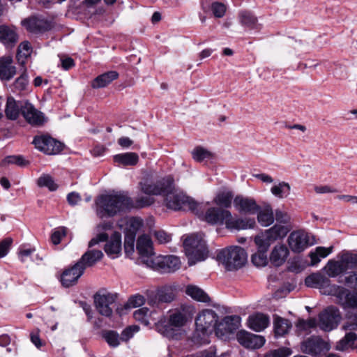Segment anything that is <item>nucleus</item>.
Listing matches in <instances>:
<instances>
[{
    "instance_id": "a211bd4d",
    "label": "nucleus",
    "mask_w": 357,
    "mask_h": 357,
    "mask_svg": "<svg viewBox=\"0 0 357 357\" xmlns=\"http://www.w3.org/2000/svg\"><path fill=\"white\" fill-rule=\"evenodd\" d=\"M235 208L241 214L255 215L261 209L253 198L237 195L234 199Z\"/></svg>"
},
{
    "instance_id": "c9c22d12",
    "label": "nucleus",
    "mask_w": 357,
    "mask_h": 357,
    "mask_svg": "<svg viewBox=\"0 0 357 357\" xmlns=\"http://www.w3.org/2000/svg\"><path fill=\"white\" fill-rule=\"evenodd\" d=\"M24 102H17L13 97H8L6 101L5 113L10 120H16L21 114V105Z\"/></svg>"
},
{
    "instance_id": "cd10ccee",
    "label": "nucleus",
    "mask_w": 357,
    "mask_h": 357,
    "mask_svg": "<svg viewBox=\"0 0 357 357\" xmlns=\"http://www.w3.org/2000/svg\"><path fill=\"white\" fill-rule=\"evenodd\" d=\"M238 17L241 24L248 29L259 31L261 28V25L258 23L257 17L250 11H241Z\"/></svg>"
},
{
    "instance_id": "39448f33",
    "label": "nucleus",
    "mask_w": 357,
    "mask_h": 357,
    "mask_svg": "<svg viewBox=\"0 0 357 357\" xmlns=\"http://www.w3.org/2000/svg\"><path fill=\"white\" fill-rule=\"evenodd\" d=\"M187 321L186 316L181 312H175L169 316L166 324L161 326L160 331L166 337L179 340L182 336L181 328Z\"/></svg>"
},
{
    "instance_id": "13d9d810",
    "label": "nucleus",
    "mask_w": 357,
    "mask_h": 357,
    "mask_svg": "<svg viewBox=\"0 0 357 357\" xmlns=\"http://www.w3.org/2000/svg\"><path fill=\"white\" fill-rule=\"evenodd\" d=\"M292 353L291 349L280 347L267 353L264 357H289Z\"/></svg>"
},
{
    "instance_id": "9d476101",
    "label": "nucleus",
    "mask_w": 357,
    "mask_h": 357,
    "mask_svg": "<svg viewBox=\"0 0 357 357\" xmlns=\"http://www.w3.org/2000/svg\"><path fill=\"white\" fill-rule=\"evenodd\" d=\"M117 296V294L107 293L101 294L96 293L93 298L98 312L102 316L110 317L113 312L111 305L115 303Z\"/></svg>"
},
{
    "instance_id": "a18cd8bd",
    "label": "nucleus",
    "mask_w": 357,
    "mask_h": 357,
    "mask_svg": "<svg viewBox=\"0 0 357 357\" xmlns=\"http://www.w3.org/2000/svg\"><path fill=\"white\" fill-rule=\"evenodd\" d=\"M158 301L160 303H171L174 301L175 295L172 289L169 287H163L157 291Z\"/></svg>"
},
{
    "instance_id": "f3484780",
    "label": "nucleus",
    "mask_w": 357,
    "mask_h": 357,
    "mask_svg": "<svg viewBox=\"0 0 357 357\" xmlns=\"http://www.w3.org/2000/svg\"><path fill=\"white\" fill-rule=\"evenodd\" d=\"M231 218V212L219 207L208 208L203 216V220L211 225H222Z\"/></svg>"
},
{
    "instance_id": "b1692460",
    "label": "nucleus",
    "mask_w": 357,
    "mask_h": 357,
    "mask_svg": "<svg viewBox=\"0 0 357 357\" xmlns=\"http://www.w3.org/2000/svg\"><path fill=\"white\" fill-rule=\"evenodd\" d=\"M13 58L10 56L0 57V80L8 82L16 75V67L13 66Z\"/></svg>"
},
{
    "instance_id": "9b49d317",
    "label": "nucleus",
    "mask_w": 357,
    "mask_h": 357,
    "mask_svg": "<svg viewBox=\"0 0 357 357\" xmlns=\"http://www.w3.org/2000/svg\"><path fill=\"white\" fill-rule=\"evenodd\" d=\"M136 249L142 261L147 266H153L155 260L153 259V243L148 235H142L137 240Z\"/></svg>"
},
{
    "instance_id": "dca6fc26",
    "label": "nucleus",
    "mask_w": 357,
    "mask_h": 357,
    "mask_svg": "<svg viewBox=\"0 0 357 357\" xmlns=\"http://www.w3.org/2000/svg\"><path fill=\"white\" fill-rule=\"evenodd\" d=\"M84 268L76 262L73 266L66 268L61 275L60 282L63 287L68 288L77 284L84 274Z\"/></svg>"
},
{
    "instance_id": "a19ab883",
    "label": "nucleus",
    "mask_w": 357,
    "mask_h": 357,
    "mask_svg": "<svg viewBox=\"0 0 357 357\" xmlns=\"http://www.w3.org/2000/svg\"><path fill=\"white\" fill-rule=\"evenodd\" d=\"M257 213V220L263 227H268L274 222V214L271 206L266 207L264 210L260 209Z\"/></svg>"
},
{
    "instance_id": "20e7f679",
    "label": "nucleus",
    "mask_w": 357,
    "mask_h": 357,
    "mask_svg": "<svg viewBox=\"0 0 357 357\" xmlns=\"http://www.w3.org/2000/svg\"><path fill=\"white\" fill-rule=\"evenodd\" d=\"M357 268V254L346 253L340 261L329 260L324 268L329 278H335L346 273L349 269Z\"/></svg>"
},
{
    "instance_id": "09e8293b",
    "label": "nucleus",
    "mask_w": 357,
    "mask_h": 357,
    "mask_svg": "<svg viewBox=\"0 0 357 357\" xmlns=\"http://www.w3.org/2000/svg\"><path fill=\"white\" fill-rule=\"evenodd\" d=\"M37 185L40 188L46 187L50 191H55L58 188V185L50 174H43L40 176L37 180Z\"/></svg>"
},
{
    "instance_id": "f257e3e1",
    "label": "nucleus",
    "mask_w": 357,
    "mask_h": 357,
    "mask_svg": "<svg viewBox=\"0 0 357 357\" xmlns=\"http://www.w3.org/2000/svg\"><path fill=\"white\" fill-rule=\"evenodd\" d=\"M97 214L100 218H112L121 212H126L133 206L132 199L124 192L105 194L96 200Z\"/></svg>"
},
{
    "instance_id": "bf43d9fd",
    "label": "nucleus",
    "mask_w": 357,
    "mask_h": 357,
    "mask_svg": "<svg viewBox=\"0 0 357 357\" xmlns=\"http://www.w3.org/2000/svg\"><path fill=\"white\" fill-rule=\"evenodd\" d=\"M316 326L317 321L314 318H310L307 320L300 319L296 324V327L301 331H307L315 328Z\"/></svg>"
},
{
    "instance_id": "6e6d98bb",
    "label": "nucleus",
    "mask_w": 357,
    "mask_h": 357,
    "mask_svg": "<svg viewBox=\"0 0 357 357\" xmlns=\"http://www.w3.org/2000/svg\"><path fill=\"white\" fill-rule=\"evenodd\" d=\"M338 282H344L348 287L357 289V271L348 273V275L344 277V280L339 278Z\"/></svg>"
},
{
    "instance_id": "393cba45",
    "label": "nucleus",
    "mask_w": 357,
    "mask_h": 357,
    "mask_svg": "<svg viewBox=\"0 0 357 357\" xmlns=\"http://www.w3.org/2000/svg\"><path fill=\"white\" fill-rule=\"evenodd\" d=\"M305 284L308 287L324 289L328 290L331 284L330 279L319 272L314 273L305 279Z\"/></svg>"
},
{
    "instance_id": "f704fd0d",
    "label": "nucleus",
    "mask_w": 357,
    "mask_h": 357,
    "mask_svg": "<svg viewBox=\"0 0 357 357\" xmlns=\"http://www.w3.org/2000/svg\"><path fill=\"white\" fill-rule=\"evenodd\" d=\"M291 327L292 324L289 319L278 315L274 317L273 328L276 337L284 336L287 334Z\"/></svg>"
},
{
    "instance_id": "7c9ffc66",
    "label": "nucleus",
    "mask_w": 357,
    "mask_h": 357,
    "mask_svg": "<svg viewBox=\"0 0 357 357\" xmlns=\"http://www.w3.org/2000/svg\"><path fill=\"white\" fill-rule=\"evenodd\" d=\"M288 232L289 229L287 227L280 225H275L271 228L267 229L265 232L264 237L261 238L271 245V242L285 237Z\"/></svg>"
},
{
    "instance_id": "f03ea898",
    "label": "nucleus",
    "mask_w": 357,
    "mask_h": 357,
    "mask_svg": "<svg viewBox=\"0 0 357 357\" xmlns=\"http://www.w3.org/2000/svg\"><path fill=\"white\" fill-rule=\"evenodd\" d=\"M247 252L239 246H231L220 250L217 254V259L221 262L227 271H237L247 262Z\"/></svg>"
},
{
    "instance_id": "e433bc0d",
    "label": "nucleus",
    "mask_w": 357,
    "mask_h": 357,
    "mask_svg": "<svg viewBox=\"0 0 357 357\" xmlns=\"http://www.w3.org/2000/svg\"><path fill=\"white\" fill-rule=\"evenodd\" d=\"M349 291L350 290L342 286L332 284L329 287L328 290L324 291V294L335 296L339 301V304L344 307L348 298L347 294Z\"/></svg>"
},
{
    "instance_id": "a878e982",
    "label": "nucleus",
    "mask_w": 357,
    "mask_h": 357,
    "mask_svg": "<svg viewBox=\"0 0 357 357\" xmlns=\"http://www.w3.org/2000/svg\"><path fill=\"white\" fill-rule=\"evenodd\" d=\"M104 255L99 250H89L84 252L81 258L77 261L81 267L84 268V271L88 267L93 266L98 261H100Z\"/></svg>"
},
{
    "instance_id": "4c0bfd02",
    "label": "nucleus",
    "mask_w": 357,
    "mask_h": 357,
    "mask_svg": "<svg viewBox=\"0 0 357 357\" xmlns=\"http://www.w3.org/2000/svg\"><path fill=\"white\" fill-rule=\"evenodd\" d=\"M185 294L199 302L208 303L211 301L208 294L196 285H188L185 289Z\"/></svg>"
},
{
    "instance_id": "aec40b11",
    "label": "nucleus",
    "mask_w": 357,
    "mask_h": 357,
    "mask_svg": "<svg viewBox=\"0 0 357 357\" xmlns=\"http://www.w3.org/2000/svg\"><path fill=\"white\" fill-rule=\"evenodd\" d=\"M241 317L238 315L225 317L218 323L215 334L218 337H223L227 334L234 333L240 326Z\"/></svg>"
},
{
    "instance_id": "4468645a",
    "label": "nucleus",
    "mask_w": 357,
    "mask_h": 357,
    "mask_svg": "<svg viewBox=\"0 0 357 357\" xmlns=\"http://www.w3.org/2000/svg\"><path fill=\"white\" fill-rule=\"evenodd\" d=\"M301 349L306 354L317 356L324 351H328L329 347L322 339L318 337H310L302 342Z\"/></svg>"
},
{
    "instance_id": "338daca9",
    "label": "nucleus",
    "mask_w": 357,
    "mask_h": 357,
    "mask_svg": "<svg viewBox=\"0 0 357 357\" xmlns=\"http://www.w3.org/2000/svg\"><path fill=\"white\" fill-rule=\"evenodd\" d=\"M35 251V248H30L27 249L20 248L18 252V257L22 262H24V258L31 256Z\"/></svg>"
},
{
    "instance_id": "6ab92c4d",
    "label": "nucleus",
    "mask_w": 357,
    "mask_h": 357,
    "mask_svg": "<svg viewBox=\"0 0 357 357\" xmlns=\"http://www.w3.org/2000/svg\"><path fill=\"white\" fill-rule=\"evenodd\" d=\"M236 339L241 345L252 349L261 348L266 342L263 336L255 335L245 331H238L236 334Z\"/></svg>"
},
{
    "instance_id": "de8ad7c7",
    "label": "nucleus",
    "mask_w": 357,
    "mask_h": 357,
    "mask_svg": "<svg viewBox=\"0 0 357 357\" xmlns=\"http://www.w3.org/2000/svg\"><path fill=\"white\" fill-rule=\"evenodd\" d=\"M141 190L143 193L148 195H159L160 191L158 190L156 181L153 182L146 179L139 183Z\"/></svg>"
},
{
    "instance_id": "7ed1b4c3",
    "label": "nucleus",
    "mask_w": 357,
    "mask_h": 357,
    "mask_svg": "<svg viewBox=\"0 0 357 357\" xmlns=\"http://www.w3.org/2000/svg\"><path fill=\"white\" fill-rule=\"evenodd\" d=\"M183 247L190 266L197 261H204L208 254L206 241L200 234H192L187 236L183 241Z\"/></svg>"
},
{
    "instance_id": "69168bd1",
    "label": "nucleus",
    "mask_w": 357,
    "mask_h": 357,
    "mask_svg": "<svg viewBox=\"0 0 357 357\" xmlns=\"http://www.w3.org/2000/svg\"><path fill=\"white\" fill-rule=\"evenodd\" d=\"M66 235L64 228L55 230L51 235V241L54 245H58L61 243L62 236Z\"/></svg>"
},
{
    "instance_id": "2f4dec72",
    "label": "nucleus",
    "mask_w": 357,
    "mask_h": 357,
    "mask_svg": "<svg viewBox=\"0 0 357 357\" xmlns=\"http://www.w3.org/2000/svg\"><path fill=\"white\" fill-rule=\"evenodd\" d=\"M119 77L118 72L115 70L107 71L96 77L91 82V87L93 89H100L106 87L112 81Z\"/></svg>"
},
{
    "instance_id": "4d7b16f0",
    "label": "nucleus",
    "mask_w": 357,
    "mask_h": 357,
    "mask_svg": "<svg viewBox=\"0 0 357 357\" xmlns=\"http://www.w3.org/2000/svg\"><path fill=\"white\" fill-rule=\"evenodd\" d=\"M211 11L213 15L217 18L222 17L226 13V6L221 2L215 1L211 3Z\"/></svg>"
},
{
    "instance_id": "8fccbe9b",
    "label": "nucleus",
    "mask_w": 357,
    "mask_h": 357,
    "mask_svg": "<svg viewBox=\"0 0 357 357\" xmlns=\"http://www.w3.org/2000/svg\"><path fill=\"white\" fill-rule=\"evenodd\" d=\"M192 155L195 161L201 162L206 158H211L212 153L202 146H197L192 151Z\"/></svg>"
},
{
    "instance_id": "c85d7f7f",
    "label": "nucleus",
    "mask_w": 357,
    "mask_h": 357,
    "mask_svg": "<svg viewBox=\"0 0 357 357\" xmlns=\"http://www.w3.org/2000/svg\"><path fill=\"white\" fill-rule=\"evenodd\" d=\"M256 222L254 218H236L234 219L231 215V218L227 219L225 222L226 227L229 229H247L253 228Z\"/></svg>"
},
{
    "instance_id": "473e14b6",
    "label": "nucleus",
    "mask_w": 357,
    "mask_h": 357,
    "mask_svg": "<svg viewBox=\"0 0 357 357\" xmlns=\"http://www.w3.org/2000/svg\"><path fill=\"white\" fill-rule=\"evenodd\" d=\"M18 40L17 33L6 25L0 26V42L8 47L15 46Z\"/></svg>"
},
{
    "instance_id": "3c124183",
    "label": "nucleus",
    "mask_w": 357,
    "mask_h": 357,
    "mask_svg": "<svg viewBox=\"0 0 357 357\" xmlns=\"http://www.w3.org/2000/svg\"><path fill=\"white\" fill-rule=\"evenodd\" d=\"M146 299L144 296L139 294L131 296L128 301L125 303L124 307L128 308H135L140 307L145 303Z\"/></svg>"
},
{
    "instance_id": "f8f14e48",
    "label": "nucleus",
    "mask_w": 357,
    "mask_h": 357,
    "mask_svg": "<svg viewBox=\"0 0 357 357\" xmlns=\"http://www.w3.org/2000/svg\"><path fill=\"white\" fill-rule=\"evenodd\" d=\"M21 114L31 126H40L46 121L45 114L35 108L29 101L24 102L21 105Z\"/></svg>"
},
{
    "instance_id": "58836bf2",
    "label": "nucleus",
    "mask_w": 357,
    "mask_h": 357,
    "mask_svg": "<svg viewBox=\"0 0 357 357\" xmlns=\"http://www.w3.org/2000/svg\"><path fill=\"white\" fill-rule=\"evenodd\" d=\"M233 197L234 195L231 191H221L214 198V202L219 208L227 210V208L231 206Z\"/></svg>"
},
{
    "instance_id": "c03bdc74",
    "label": "nucleus",
    "mask_w": 357,
    "mask_h": 357,
    "mask_svg": "<svg viewBox=\"0 0 357 357\" xmlns=\"http://www.w3.org/2000/svg\"><path fill=\"white\" fill-rule=\"evenodd\" d=\"M356 340V333L354 332L347 333L345 336L337 343L336 349L338 351H344L352 347Z\"/></svg>"
},
{
    "instance_id": "423d86ee",
    "label": "nucleus",
    "mask_w": 357,
    "mask_h": 357,
    "mask_svg": "<svg viewBox=\"0 0 357 357\" xmlns=\"http://www.w3.org/2000/svg\"><path fill=\"white\" fill-rule=\"evenodd\" d=\"M165 202L168 208L179 211L185 210L187 207L194 213L198 215L199 204L183 193H176V190L165 198Z\"/></svg>"
},
{
    "instance_id": "0eeeda50",
    "label": "nucleus",
    "mask_w": 357,
    "mask_h": 357,
    "mask_svg": "<svg viewBox=\"0 0 357 357\" xmlns=\"http://www.w3.org/2000/svg\"><path fill=\"white\" fill-rule=\"evenodd\" d=\"M218 323V317L216 312L211 309L203 310L195 319L197 329L204 334L215 333Z\"/></svg>"
},
{
    "instance_id": "412c9836",
    "label": "nucleus",
    "mask_w": 357,
    "mask_h": 357,
    "mask_svg": "<svg viewBox=\"0 0 357 357\" xmlns=\"http://www.w3.org/2000/svg\"><path fill=\"white\" fill-rule=\"evenodd\" d=\"M255 242L257 246V252L252 255V262L256 266H265L268 264L266 253L270 244L259 236L255 238Z\"/></svg>"
},
{
    "instance_id": "680f3d73",
    "label": "nucleus",
    "mask_w": 357,
    "mask_h": 357,
    "mask_svg": "<svg viewBox=\"0 0 357 357\" xmlns=\"http://www.w3.org/2000/svg\"><path fill=\"white\" fill-rule=\"evenodd\" d=\"M154 203V199L150 197H140L135 201L136 207L142 208L151 206Z\"/></svg>"
},
{
    "instance_id": "bb28decb",
    "label": "nucleus",
    "mask_w": 357,
    "mask_h": 357,
    "mask_svg": "<svg viewBox=\"0 0 357 357\" xmlns=\"http://www.w3.org/2000/svg\"><path fill=\"white\" fill-rule=\"evenodd\" d=\"M289 255L287 247L284 244L276 245L270 255V261L275 266H282Z\"/></svg>"
},
{
    "instance_id": "5701e85b",
    "label": "nucleus",
    "mask_w": 357,
    "mask_h": 357,
    "mask_svg": "<svg viewBox=\"0 0 357 357\" xmlns=\"http://www.w3.org/2000/svg\"><path fill=\"white\" fill-rule=\"evenodd\" d=\"M121 234L119 231H114L105 243L104 250L109 257L114 259L121 255Z\"/></svg>"
},
{
    "instance_id": "5fc2aeb1",
    "label": "nucleus",
    "mask_w": 357,
    "mask_h": 357,
    "mask_svg": "<svg viewBox=\"0 0 357 357\" xmlns=\"http://www.w3.org/2000/svg\"><path fill=\"white\" fill-rule=\"evenodd\" d=\"M143 222L142 220L139 218L137 217H132L130 218L129 221L128 222V228L126 229V231L125 233L126 234H134L135 236H136L137 232L139 229L142 227Z\"/></svg>"
},
{
    "instance_id": "774afa93",
    "label": "nucleus",
    "mask_w": 357,
    "mask_h": 357,
    "mask_svg": "<svg viewBox=\"0 0 357 357\" xmlns=\"http://www.w3.org/2000/svg\"><path fill=\"white\" fill-rule=\"evenodd\" d=\"M67 201L70 205L75 206L81 201V196L76 192H70L67 195Z\"/></svg>"
},
{
    "instance_id": "ddd939ff",
    "label": "nucleus",
    "mask_w": 357,
    "mask_h": 357,
    "mask_svg": "<svg viewBox=\"0 0 357 357\" xmlns=\"http://www.w3.org/2000/svg\"><path fill=\"white\" fill-rule=\"evenodd\" d=\"M22 24L31 33H43L50 31L54 27L51 20L38 17H31L24 19Z\"/></svg>"
},
{
    "instance_id": "864d4df0",
    "label": "nucleus",
    "mask_w": 357,
    "mask_h": 357,
    "mask_svg": "<svg viewBox=\"0 0 357 357\" xmlns=\"http://www.w3.org/2000/svg\"><path fill=\"white\" fill-rule=\"evenodd\" d=\"M136 236L132 234L125 233L124 237V251L126 255L129 256L134 252L135 241Z\"/></svg>"
},
{
    "instance_id": "ea45409f",
    "label": "nucleus",
    "mask_w": 357,
    "mask_h": 357,
    "mask_svg": "<svg viewBox=\"0 0 357 357\" xmlns=\"http://www.w3.org/2000/svg\"><path fill=\"white\" fill-rule=\"evenodd\" d=\"M114 160L123 166H134L138 162L139 156L136 153L128 152L114 155Z\"/></svg>"
},
{
    "instance_id": "37998d69",
    "label": "nucleus",
    "mask_w": 357,
    "mask_h": 357,
    "mask_svg": "<svg viewBox=\"0 0 357 357\" xmlns=\"http://www.w3.org/2000/svg\"><path fill=\"white\" fill-rule=\"evenodd\" d=\"M291 187L288 183L284 181L280 182L278 185H273L271 189V193L280 199L287 197L290 194Z\"/></svg>"
},
{
    "instance_id": "79ce46f5",
    "label": "nucleus",
    "mask_w": 357,
    "mask_h": 357,
    "mask_svg": "<svg viewBox=\"0 0 357 357\" xmlns=\"http://www.w3.org/2000/svg\"><path fill=\"white\" fill-rule=\"evenodd\" d=\"M101 337L110 347H117L121 342L119 333L113 330H103L101 332Z\"/></svg>"
},
{
    "instance_id": "72a5a7b5",
    "label": "nucleus",
    "mask_w": 357,
    "mask_h": 357,
    "mask_svg": "<svg viewBox=\"0 0 357 357\" xmlns=\"http://www.w3.org/2000/svg\"><path fill=\"white\" fill-rule=\"evenodd\" d=\"M158 190L160 195L167 197L175 191L174 179L172 176H167L156 181Z\"/></svg>"
},
{
    "instance_id": "c756f323",
    "label": "nucleus",
    "mask_w": 357,
    "mask_h": 357,
    "mask_svg": "<svg viewBox=\"0 0 357 357\" xmlns=\"http://www.w3.org/2000/svg\"><path fill=\"white\" fill-rule=\"evenodd\" d=\"M249 327L257 332L264 330L269 324V317L263 313H256L248 318Z\"/></svg>"
},
{
    "instance_id": "49530a36",
    "label": "nucleus",
    "mask_w": 357,
    "mask_h": 357,
    "mask_svg": "<svg viewBox=\"0 0 357 357\" xmlns=\"http://www.w3.org/2000/svg\"><path fill=\"white\" fill-rule=\"evenodd\" d=\"M10 164H13L21 167H24L29 164V162L25 160L22 155H8L1 162L0 165L1 167H5Z\"/></svg>"
},
{
    "instance_id": "1a4fd4ad",
    "label": "nucleus",
    "mask_w": 357,
    "mask_h": 357,
    "mask_svg": "<svg viewBox=\"0 0 357 357\" xmlns=\"http://www.w3.org/2000/svg\"><path fill=\"white\" fill-rule=\"evenodd\" d=\"M39 151L47 155H56L63 151V144L50 135L35 136L32 142Z\"/></svg>"
},
{
    "instance_id": "2eb2a0df",
    "label": "nucleus",
    "mask_w": 357,
    "mask_h": 357,
    "mask_svg": "<svg viewBox=\"0 0 357 357\" xmlns=\"http://www.w3.org/2000/svg\"><path fill=\"white\" fill-rule=\"evenodd\" d=\"M151 267L162 273H174L180 268L181 261L178 257L167 255L157 258L153 266Z\"/></svg>"
},
{
    "instance_id": "6e6552de",
    "label": "nucleus",
    "mask_w": 357,
    "mask_h": 357,
    "mask_svg": "<svg viewBox=\"0 0 357 357\" xmlns=\"http://www.w3.org/2000/svg\"><path fill=\"white\" fill-rule=\"evenodd\" d=\"M342 319L337 307L331 305L319 314V326L324 331H331L336 328Z\"/></svg>"
},
{
    "instance_id": "052dcab7",
    "label": "nucleus",
    "mask_w": 357,
    "mask_h": 357,
    "mask_svg": "<svg viewBox=\"0 0 357 357\" xmlns=\"http://www.w3.org/2000/svg\"><path fill=\"white\" fill-rule=\"evenodd\" d=\"M13 240L11 237H6L0 241V258L4 257L8 253Z\"/></svg>"
},
{
    "instance_id": "e2e57ef3",
    "label": "nucleus",
    "mask_w": 357,
    "mask_h": 357,
    "mask_svg": "<svg viewBox=\"0 0 357 357\" xmlns=\"http://www.w3.org/2000/svg\"><path fill=\"white\" fill-rule=\"evenodd\" d=\"M347 294V301L344 308H356L357 307V292L349 291Z\"/></svg>"
},
{
    "instance_id": "4be33fe9",
    "label": "nucleus",
    "mask_w": 357,
    "mask_h": 357,
    "mask_svg": "<svg viewBox=\"0 0 357 357\" xmlns=\"http://www.w3.org/2000/svg\"><path fill=\"white\" fill-rule=\"evenodd\" d=\"M287 241L290 249L295 253L303 252L310 245L307 234L301 231L291 232Z\"/></svg>"
},
{
    "instance_id": "0e129e2a",
    "label": "nucleus",
    "mask_w": 357,
    "mask_h": 357,
    "mask_svg": "<svg viewBox=\"0 0 357 357\" xmlns=\"http://www.w3.org/2000/svg\"><path fill=\"white\" fill-rule=\"evenodd\" d=\"M154 236L160 243H166L172 240L171 235L168 234L164 230L155 231Z\"/></svg>"
},
{
    "instance_id": "603ef678",
    "label": "nucleus",
    "mask_w": 357,
    "mask_h": 357,
    "mask_svg": "<svg viewBox=\"0 0 357 357\" xmlns=\"http://www.w3.org/2000/svg\"><path fill=\"white\" fill-rule=\"evenodd\" d=\"M28 84V74L26 69H24L21 75L13 82V87L15 90L22 91L26 90Z\"/></svg>"
}]
</instances>
